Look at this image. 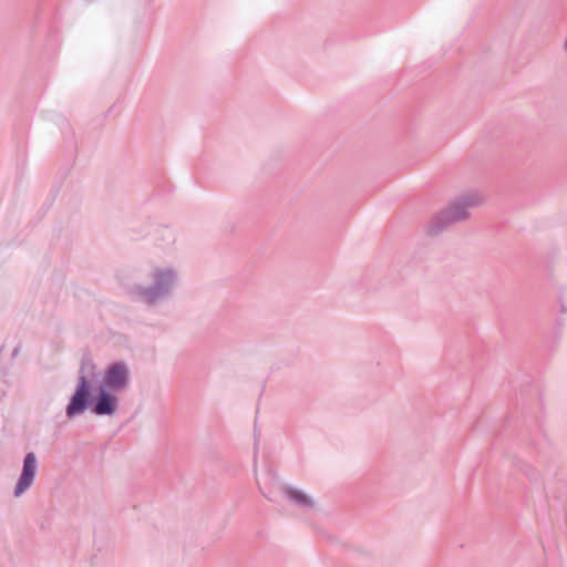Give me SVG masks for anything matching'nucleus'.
Masks as SVG:
<instances>
[{
    "label": "nucleus",
    "mask_w": 567,
    "mask_h": 567,
    "mask_svg": "<svg viewBox=\"0 0 567 567\" xmlns=\"http://www.w3.org/2000/svg\"><path fill=\"white\" fill-rule=\"evenodd\" d=\"M128 382V372L125 365L114 364L109 368V388L120 390Z\"/></svg>",
    "instance_id": "nucleus-3"
},
{
    "label": "nucleus",
    "mask_w": 567,
    "mask_h": 567,
    "mask_svg": "<svg viewBox=\"0 0 567 567\" xmlns=\"http://www.w3.org/2000/svg\"><path fill=\"white\" fill-rule=\"evenodd\" d=\"M163 276L165 277V279H164V280H167V281H169V280H171V275H169V274H163Z\"/></svg>",
    "instance_id": "nucleus-9"
},
{
    "label": "nucleus",
    "mask_w": 567,
    "mask_h": 567,
    "mask_svg": "<svg viewBox=\"0 0 567 567\" xmlns=\"http://www.w3.org/2000/svg\"><path fill=\"white\" fill-rule=\"evenodd\" d=\"M96 415H106V381H102L95 402L91 405Z\"/></svg>",
    "instance_id": "nucleus-4"
},
{
    "label": "nucleus",
    "mask_w": 567,
    "mask_h": 567,
    "mask_svg": "<svg viewBox=\"0 0 567 567\" xmlns=\"http://www.w3.org/2000/svg\"><path fill=\"white\" fill-rule=\"evenodd\" d=\"M447 215L450 216V217H449V219H450V220H453V219H460V218L464 217V214H458V213H456V212H454V210H453V212L447 213Z\"/></svg>",
    "instance_id": "nucleus-6"
},
{
    "label": "nucleus",
    "mask_w": 567,
    "mask_h": 567,
    "mask_svg": "<svg viewBox=\"0 0 567 567\" xmlns=\"http://www.w3.org/2000/svg\"><path fill=\"white\" fill-rule=\"evenodd\" d=\"M92 402L91 386L89 385L84 375L80 377L78 388L71 396L70 403L66 406L65 413L69 419H72L90 406Z\"/></svg>",
    "instance_id": "nucleus-1"
},
{
    "label": "nucleus",
    "mask_w": 567,
    "mask_h": 567,
    "mask_svg": "<svg viewBox=\"0 0 567 567\" xmlns=\"http://www.w3.org/2000/svg\"><path fill=\"white\" fill-rule=\"evenodd\" d=\"M287 494H288L289 498H291L292 501H295L296 503H298L300 505H303V506L312 505V501L300 491L290 488L287 491Z\"/></svg>",
    "instance_id": "nucleus-5"
},
{
    "label": "nucleus",
    "mask_w": 567,
    "mask_h": 567,
    "mask_svg": "<svg viewBox=\"0 0 567 567\" xmlns=\"http://www.w3.org/2000/svg\"><path fill=\"white\" fill-rule=\"evenodd\" d=\"M107 410H109V415L112 414L115 410V404L114 402L111 400V398L109 396V406H107Z\"/></svg>",
    "instance_id": "nucleus-7"
},
{
    "label": "nucleus",
    "mask_w": 567,
    "mask_h": 567,
    "mask_svg": "<svg viewBox=\"0 0 567 567\" xmlns=\"http://www.w3.org/2000/svg\"><path fill=\"white\" fill-rule=\"evenodd\" d=\"M38 468L37 456L33 452L27 453L23 458L21 475L14 487V496H21L33 483Z\"/></svg>",
    "instance_id": "nucleus-2"
},
{
    "label": "nucleus",
    "mask_w": 567,
    "mask_h": 567,
    "mask_svg": "<svg viewBox=\"0 0 567 567\" xmlns=\"http://www.w3.org/2000/svg\"><path fill=\"white\" fill-rule=\"evenodd\" d=\"M20 350H21V349H20V346H17V347L13 349L12 354H11L13 359H14V358H17V357L19 355Z\"/></svg>",
    "instance_id": "nucleus-8"
}]
</instances>
